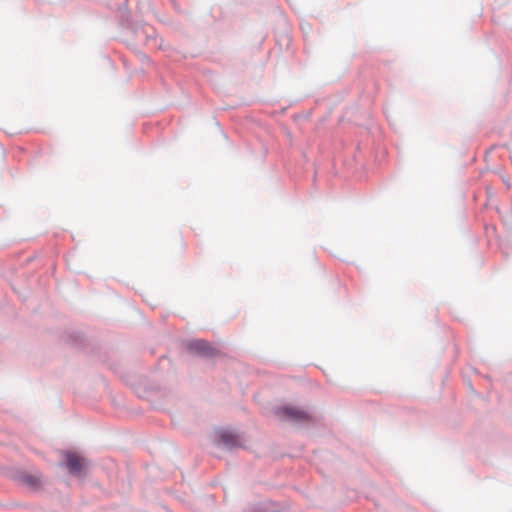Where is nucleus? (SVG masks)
Listing matches in <instances>:
<instances>
[{
  "mask_svg": "<svg viewBox=\"0 0 512 512\" xmlns=\"http://www.w3.org/2000/svg\"><path fill=\"white\" fill-rule=\"evenodd\" d=\"M117 17L120 26L134 35L138 42L145 45L157 46V33L155 28L142 20L134 21L130 17L126 4H124L123 8H119Z\"/></svg>",
  "mask_w": 512,
  "mask_h": 512,
  "instance_id": "nucleus-1",
  "label": "nucleus"
},
{
  "mask_svg": "<svg viewBox=\"0 0 512 512\" xmlns=\"http://www.w3.org/2000/svg\"><path fill=\"white\" fill-rule=\"evenodd\" d=\"M274 412L279 419L295 424H306L312 420L307 411L292 405L279 406Z\"/></svg>",
  "mask_w": 512,
  "mask_h": 512,
  "instance_id": "nucleus-2",
  "label": "nucleus"
},
{
  "mask_svg": "<svg viewBox=\"0 0 512 512\" xmlns=\"http://www.w3.org/2000/svg\"><path fill=\"white\" fill-rule=\"evenodd\" d=\"M185 349L188 353L202 358H213L217 355V349L204 339H194L186 342Z\"/></svg>",
  "mask_w": 512,
  "mask_h": 512,
  "instance_id": "nucleus-3",
  "label": "nucleus"
},
{
  "mask_svg": "<svg viewBox=\"0 0 512 512\" xmlns=\"http://www.w3.org/2000/svg\"><path fill=\"white\" fill-rule=\"evenodd\" d=\"M215 441L218 445L224 446L227 450L243 446L239 435L229 429L217 430L215 432Z\"/></svg>",
  "mask_w": 512,
  "mask_h": 512,
  "instance_id": "nucleus-4",
  "label": "nucleus"
},
{
  "mask_svg": "<svg viewBox=\"0 0 512 512\" xmlns=\"http://www.w3.org/2000/svg\"><path fill=\"white\" fill-rule=\"evenodd\" d=\"M65 466L68 472L74 476H80L84 470L83 459L74 452H67Z\"/></svg>",
  "mask_w": 512,
  "mask_h": 512,
  "instance_id": "nucleus-5",
  "label": "nucleus"
},
{
  "mask_svg": "<svg viewBox=\"0 0 512 512\" xmlns=\"http://www.w3.org/2000/svg\"><path fill=\"white\" fill-rule=\"evenodd\" d=\"M20 480L27 484L28 486L34 487L38 484V478L32 474H29L27 472L23 473L20 476Z\"/></svg>",
  "mask_w": 512,
  "mask_h": 512,
  "instance_id": "nucleus-6",
  "label": "nucleus"
},
{
  "mask_svg": "<svg viewBox=\"0 0 512 512\" xmlns=\"http://www.w3.org/2000/svg\"><path fill=\"white\" fill-rule=\"evenodd\" d=\"M150 3L148 0H137V12L140 14H145L150 11Z\"/></svg>",
  "mask_w": 512,
  "mask_h": 512,
  "instance_id": "nucleus-7",
  "label": "nucleus"
},
{
  "mask_svg": "<svg viewBox=\"0 0 512 512\" xmlns=\"http://www.w3.org/2000/svg\"><path fill=\"white\" fill-rule=\"evenodd\" d=\"M71 341L76 345H82L84 342V336L80 332H73L70 334Z\"/></svg>",
  "mask_w": 512,
  "mask_h": 512,
  "instance_id": "nucleus-8",
  "label": "nucleus"
},
{
  "mask_svg": "<svg viewBox=\"0 0 512 512\" xmlns=\"http://www.w3.org/2000/svg\"><path fill=\"white\" fill-rule=\"evenodd\" d=\"M247 512H277L276 510L269 509L266 504L250 508Z\"/></svg>",
  "mask_w": 512,
  "mask_h": 512,
  "instance_id": "nucleus-9",
  "label": "nucleus"
},
{
  "mask_svg": "<svg viewBox=\"0 0 512 512\" xmlns=\"http://www.w3.org/2000/svg\"><path fill=\"white\" fill-rule=\"evenodd\" d=\"M158 48H159V49H163L162 44H159V45H158Z\"/></svg>",
  "mask_w": 512,
  "mask_h": 512,
  "instance_id": "nucleus-10",
  "label": "nucleus"
}]
</instances>
